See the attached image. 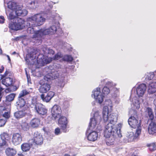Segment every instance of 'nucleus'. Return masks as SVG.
<instances>
[{
  "mask_svg": "<svg viewBox=\"0 0 156 156\" xmlns=\"http://www.w3.org/2000/svg\"><path fill=\"white\" fill-rule=\"evenodd\" d=\"M55 78L50 74H47L44 76L43 79L41 80L39 83L41 85L39 89V92L41 93H44L48 92L51 88L50 82L51 80Z\"/></svg>",
  "mask_w": 156,
  "mask_h": 156,
  "instance_id": "1",
  "label": "nucleus"
},
{
  "mask_svg": "<svg viewBox=\"0 0 156 156\" xmlns=\"http://www.w3.org/2000/svg\"><path fill=\"white\" fill-rule=\"evenodd\" d=\"M45 20V18L40 14H35L27 18V20L30 26L36 27L42 25Z\"/></svg>",
  "mask_w": 156,
  "mask_h": 156,
  "instance_id": "2",
  "label": "nucleus"
},
{
  "mask_svg": "<svg viewBox=\"0 0 156 156\" xmlns=\"http://www.w3.org/2000/svg\"><path fill=\"white\" fill-rule=\"evenodd\" d=\"M118 126L116 129H114L113 127L106 125L105 126V129L104 132V136L106 138L112 136V135L115 132H117L116 135L119 138L122 137L121 133V129L122 127V124L119 123L118 125Z\"/></svg>",
  "mask_w": 156,
  "mask_h": 156,
  "instance_id": "3",
  "label": "nucleus"
},
{
  "mask_svg": "<svg viewBox=\"0 0 156 156\" xmlns=\"http://www.w3.org/2000/svg\"><path fill=\"white\" fill-rule=\"evenodd\" d=\"M110 92L109 88L107 87H104L102 90L103 94H101L100 88H97L94 91L93 95L96 100L100 104H101L103 101L105 95L108 94Z\"/></svg>",
  "mask_w": 156,
  "mask_h": 156,
  "instance_id": "4",
  "label": "nucleus"
},
{
  "mask_svg": "<svg viewBox=\"0 0 156 156\" xmlns=\"http://www.w3.org/2000/svg\"><path fill=\"white\" fill-rule=\"evenodd\" d=\"M108 114V111L104 110L102 112L103 119L105 122H108L107 126L113 127L117 122V117L114 114H110L109 115Z\"/></svg>",
  "mask_w": 156,
  "mask_h": 156,
  "instance_id": "5",
  "label": "nucleus"
},
{
  "mask_svg": "<svg viewBox=\"0 0 156 156\" xmlns=\"http://www.w3.org/2000/svg\"><path fill=\"white\" fill-rule=\"evenodd\" d=\"M17 18V22H11L9 24V27L12 30L17 31L23 29L25 27V20L19 17Z\"/></svg>",
  "mask_w": 156,
  "mask_h": 156,
  "instance_id": "6",
  "label": "nucleus"
},
{
  "mask_svg": "<svg viewBox=\"0 0 156 156\" xmlns=\"http://www.w3.org/2000/svg\"><path fill=\"white\" fill-rule=\"evenodd\" d=\"M57 30L56 26L52 25L49 28L43 30L41 29L35 33L34 37L38 36H42L44 35H52L56 32Z\"/></svg>",
  "mask_w": 156,
  "mask_h": 156,
  "instance_id": "7",
  "label": "nucleus"
},
{
  "mask_svg": "<svg viewBox=\"0 0 156 156\" xmlns=\"http://www.w3.org/2000/svg\"><path fill=\"white\" fill-rule=\"evenodd\" d=\"M101 117L98 113H95L93 117L90 119L88 126V130L94 129L96 126L98 121L101 120Z\"/></svg>",
  "mask_w": 156,
  "mask_h": 156,
  "instance_id": "8",
  "label": "nucleus"
},
{
  "mask_svg": "<svg viewBox=\"0 0 156 156\" xmlns=\"http://www.w3.org/2000/svg\"><path fill=\"white\" fill-rule=\"evenodd\" d=\"M34 109L36 112L40 115H46L48 112V110L44 106L40 103H36Z\"/></svg>",
  "mask_w": 156,
  "mask_h": 156,
  "instance_id": "9",
  "label": "nucleus"
},
{
  "mask_svg": "<svg viewBox=\"0 0 156 156\" xmlns=\"http://www.w3.org/2000/svg\"><path fill=\"white\" fill-rule=\"evenodd\" d=\"M51 113L52 117L55 119L58 118L61 115L62 110L61 107L58 105H54L51 108Z\"/></svg>",
  "mask_w": 156,
  "mask_h": 156,
  "instance_id": "10",
  "label": "nucleus"
},
{
  "mask_svg": "<svg viewBox=\"0 0 156 156\" xmlns=\"http://www.w3.org/2000/svg\"><path fill=\"white\" fill-rule=\"evenodd\" d=\"M58 123L61 129L63 132H66L67 131L66 128L68 123L67 118L65 116H60L58 120Z\"/></svg>",
  "mask_w": 156,
  "mask_h": 156,
  "instance_id": "11",
  "label": "nucleus"
},
{
  "mask_svg": "<svg viewBox=\"0 0 156 156\" xmlns=\"http://www.w3.org/2000/svg\"><path fill=\"white\" fill-rule=\"evenodd\" d=\"M128 123L131 127L134 129L139 128L141 126V121H138L133 116H131L128 119Z\"/></svg>",
  "mask_w": 156,
  "mask_h": 156,
  "instance_id": "12",
  "label": "nucleus"
},
{
  "mask_svg": "<svg viewBox=\"0 0 156 156\" xmlns=\"http://www.w3.org/2000/svg\"><path fill=\"white\" fill-rule=\"evenodd\" d=\"M0 138L2 141V142L0 143V147H2L6 144L7 141L10 140V136L7 132H3L0 134Z\"/></svg>",
  "mask_w": 156,
  "mask_h": 156,
  "instance_id": "13",
  "label": "nucleus"
},
{
  "mask_svg": "<svg viewBox=\"0 0 156 156\" xmlns=\"http://www.w3.org/2000/svg\"><path fill=\"white\" fill-rule=\"evenodd\" d=\"M32 140L33 143L37 145H40L43 143V137L37 132L34 133Z\"/></svg>",
  "mask_w": 156,
  "mask_h": 156,
  "instance_id": "14",
  "label": "nucleus"
},
{
  "mask_svg": "<svg viewBox=\"0 0 156 156\" xmlns=\"http://www.w3.org/2000/svg\"><path fill=\"white\" fill-rule=\"evenodd\" d=\"M22 137L21 134L18 133H13L12 140V142L15 145L20 144L22 141Z\"/></svg>",
  "mask_w": 156,
  "mask_h": 156,
  "instance_id": "15",
  "label": "nucleus"
},
{
  "mask_svg": "<svg viewBox=\"0 0 156 156\" xmlns=\"http://www.w3.org/2000/svg\"><path fill=\"white\" fill-rule=\"evenodd\" d=\"M146 88V86L144 83L141 84L137 87L136 91L139 97L143 96L145 92Z\"/></svg>",
  "mask_w": 156,
  "mask_h": 156,
  "instance_id": "16",
  "label": "nucleus"
},
{
  "mask_svg": "<svg viewBox=\"0 0 156 156\" xmlns=\"http://www.w3.org/2000/svg\"><path fill=\"white\" fill-rule=\"evenodd\" d=\"M26 101L23 98L18 97V100L16 102V106L18 109L25 108L26 110L28 109V107L25 106Z\"/></svg>",
  "mask_w": 156,
  "mask_h": 156,
  "instance_id": "17",
  "label": "nucleus"
},
{
  "mask_svg": "<svg viewBox=\"0 0 156 156\" xmlns=\"http://www.w3.org/2000/svg\"><path fill=\"white\" fill-rule=\"evenodd\" d=\"M54 92L50 91L48 92L45 96L44 94H41V98L44 101L48 102L54 96Z\"/></svg>",
  "mask_w": 156,
  "mask_h": 156,
  "instance_id": "18",
  "label": "nucleus"
},
{
  "mask_svg": "<svg viewBox=\"0 0 156 156\" xmlns=\"http://www.w3.org/2000/svg\"><path fill=\"white\" fill-rule=\"evenodd\" d=\"M26 110L25 108H23L22 110L15 112L14 114V117L16 119H19L25 117L27 114V113L25 112Z\"/></svg>",
  "mask_w": 156,
  "mask_h": 156,
  "instance_id": "19",
  "label": "nucleus"
},
{
  "mask_svg": "<svg viewBox=\"0 0 156 156\" xmlns=\"http://www.w3.org/2000/svg\"><path fill=\"white\" fill-rule=\"evenodd\" d=\"M148 131L149 134H153L156 133V121L152 122L149 125Z\"/></svg>",
  "mask_w": 156,
  "mask_h": 156,
  "instance_id": "20",
  "label": "nucleus"
},
{
  "mask_svg": "<svg viewBox=\"0 0 156 156\" xmlns=\"http://www.w3.org/2000/svg\"><path fill=\"white\" fill-rule=\"evenodd\" d=\"M115 133H113L112 136L106 138L105 139V141L106 144L108 146L112 145L114 144V141L115 140V137L117 135H116L117 132H115Z\"/></svg>",
  "mask_w": 156,
  "mask_h": 156,
  "instance_id": "21",
  "label": "nucleus"
},
{
  "mask_svg": "<svg viewBox=\"0 0 156 156\" xmlns=\"http://www.w3.org/2000/svg\"><path fill=\"white\" fill-rule=\"evenodd\" d=\"M98 137V133L95 131H92L89 133L87 136V139L90 141H94L97 140Z\"/></svg>",
  "mask_w": 156,
  "mask_h": 156,
  "instance_id": "22",
  "label": "nucleus"
},
{
  "mask_svg": "<svg viewBox=\"0 0 156 156\" xmlns=\"http://www.w3.org/2000/svg\"><path fill=\"white\" fill-rule=\"evenodd\" d=\"M156 91V82H152L148 86L147 92L148 94H153Z\"/></svg>",
  "mask_w": 156,
  "mask_h": 156,
  "instance_id": "23",
  "label": "nucleus"
},
{
  "mask_svg": "<svg viewBox=\"0 0 156 156\" xmlns=\"http://www.w3.org/2000/svg\"><path fill=\"white\" fill-rule=\"evenodd\" d=\"M16 15L17 16H24L27 14V11L25 9H22L20 8L16 9L15 10Z\"/></svg>",
  "mask_w": 156,
  "mask_h": 156,
  "instance_id": "24",
  "label": "nucleus"
},
{
  "mask_svg": "<svg viewBox=\"0 0 156 156\" xmlns=\"http://www.w3.org/2000/svg\"><path fill=\"white\" fill-rule=\"evenodd\" d=\"M2 83L6 86H9L13 84V79L10 77H6L2 80Z\"/></svg>",
  "mask_w": 156,
  "mask_h": 156,
  "instance_id": "25",
  "label": "nucleus"
},
{
  "mask_svg": "<svg viewBox=\"0 0 156 156\" xmlns=\"http://www.w3.org/2000/svg\"><path fill=\"white\" fill-rule=\"evenodd\" d=\"M27 26H29V27L27 29V32L28 33L30 34H34L33 37L34 38H41L42 37V36H38L37 37H34V35L39 30L37 31H35L34 30V29L33 28L34 27H35V26H32L29 25V23H28V22H27Z\"/></svg>",
  "mask_w": 156,
  "mask_h": 156,
  "instance_id": "26",
  "label": "nucleus"
},
{
  "mask_svg": "<svg viewBox=\"0 0 156 156\" xmlns=\"http://www.w3.org/2000/svg\"><path fill=\"white\" fill-rule=\"evenodd\" d=\"M40 119L38 118H34L30 121V124L31 126L33 128L38 127L40 124Z\"/></svg>",
  "mask_w": 156,
  "mask_h": 156,
  "instance_id": "27",
  "label": "nucleus"
},
{
  "mask_svg": "<svg viewBox=\"0 0 156 156\" xmlns=\"http://www.w3.org/2000/svg\"><path fill=\"white\" fill-rule=\"evenodd\" d=\"M16 150L12 148H8L5 150V153L8 156H13L16 154Z\"/></svg>",
  "mask_w": 156,
  "mask_h": 156,
  "instance_id": "28",
  "label": "nucleus"
},
{
  "mask_svg": "<svg viewBox=\"0 0 156 156\" xmlns=\"http://www.w3.org/2000/svg\"><path fill=\"white\" fill-rule=\"evenodd\" d=\"M17 7L16 3L14 2L10 1L8 3V8L12 10H16Z\"/></svg>",
  "mask_w": 156,
  "mask_h": 156,
  "instance_id": "29",
  "label": "nucleus"
},
{
  "mask_svg": "<svg viewBox=\"0 0 156 156\" xmlns=\"http://www.w3.org/2000/svg\"><path fill=\"white\" fill-rule=\"evenodd\" d=\"M21 148L23 151L26 152L30 150V145L29 143H24L21 145Z\"/></svg>",
  "mask_w": 156,
  "mask_h": 156,
  "instance_id": "30",
  "label": "nucleus"
},
{
  "mask_svg": "<svg viewBox=\"0 0 156 156\" xmlns=\"http://www.w3.org/2000/svg\"><path fill=\"white\" fill-rule=\"evenodd\" d=\"M27 6L31 8H33L35 6L36 0H26Z\"/></svg>",
  "mask_w": 156,
  "mask_h": 156,
  "instance_id": "31",
  "label": "nucleus"
},
{
  "mask_svg": "<svg viewBox=\"0 0 156 156\" xmlns=\"http://www.w3.org/2000/svg\"><path fill=\"white\" fill-rule=\"evenodd\" d=\"M30 92L28 91L26 89L23 90L21 91L20 93L19 94L18 97L20 98H23L24 96L30 94Z\"/></svg>",
  "mask_w": 156,
  "mask_h": 156,
  "instance_id": "32",
  "label": "nucleus"
},
{
  "mask_svg": "<svg viewBox=\"0 0 156 156\" xmlns=\"http://www.w3.org/2000/svg\"><path fill=\"white\" fill-rule=\"evenodd\" d=\"M15 95L16 94L13 93L10 94L6 97V101L9 102L12 101L14 100Z\"/></svg>",
  "mask_w": 156,
  "mask_h": 156,
  "instance_id": "33",
  "label": "nucleus"
},
{
  "mask_svg": "<svg viewBox=\"0 0 156 156\" xmlns=\"http://www.w3.org/2000/svg\"><path fill=\"white\" fill-rule=\"evenodd\" d=\"M147 110L150 119L151 120H153L154 118V115L152 109L148 107L147 108Z\"/></svg>",
  "mask_w": 156,
  "mask_h": 156,
  "instance_id": "34",
  "label": "nucleus"
},
{
  "mask_svg": "<svg viewBox=\"0 0 156 156\" xmlns=\"http://www.w3.org/2000/svg\"><path fill=\"white\" fill-rule=\"evenodd\" d=\"M149 149L151 151H153L156 150V144L154 143H152L147 145Z\"/></svg>",
  "mask_w": 156,
  "mask_h": 156,
  "instance_id": "35",
  "label": "nucleus"
},
{
  "mask_svg": "<svg viewBox=\"0 0 156 156\" xmlns=\"http://www.w3.org/2000/svg\"><path fill=\"white\" fill-rule=\"evenodd\" d=\"M63 59L64 60L67 62H71L73 60V58L71 55H65Z\"/></svg>",
  "mask_w": 156,
  "mask_h": 156,
  "instance_id": "36",
  "label": "nucleus"
},
{
  "mask_svg": "<svg viewBox=\"0 0 156 156\" xmlns=\"http://www.w3.org/2000/svg\"><path fill=\"white\" fill-rule=\"evenodd\" d=\"M6 122L7 120L6 119L1 117L0 118V127L4 126L5 125Z\"/></svg>",
  "mask_w": 156,
  "mask_h": 156,
  "instance_id": "37",
  "label": "nucleus"
},
{
  "mask_svg": "<svg viewBox=\"0 0 156 156\" xmlns=\"http://www.w3.org/2000/svg\"><path fill=\"white\" fill-rule=\"evenodd\" d=\"M18 18V17L14 16L12 13H10L8 16V19L9 20H15L16 21V20H17V18Z\"/></svg>",
  "mask_w": 156,
  "mask_h": 156,
  "instance_id": "38",
  "label": "nucleus"
},
{
  "mask_svg": "<svg viewBox=\"0 0 156 156\" xmlns=\"http://www.w3.org/2000/svg\"><path fill=\"white\" fill-rule=\"evenodd\" d=\"M55 54V51L52 49H48V56H51Z\"/></svg>",
  "mask_w": 156,
  "mask_h": 156,
  "instance_id": "39",
  "label": "nucleus"
},
{
  "mask_svg": "<svg viewBox=\"0 0 156 156\" xmlns=\"http://www.w3.org/2000/svg\"><path fill=\"white\" fill-rule=\"evenodd\" d=\"M53 57L54 60H58L62 57L61 54L59 53H57Z\"/></svg>",
  "mask_w": 156,
  "mask_h": 156,
  "instance_id": "40",
  "label": "nucleus"
},
{
  "mask_svg": "<svg viewBox=\"0 0 156 156\" xmlns=\"http://www.w3.org/2000/svg\"><path fill=\"white\" fill-rule=\"evenodd\" d=\"M137 129L136 132L135 134L137 135V136L139 135L141 132V127L140 126V127H139V128H136Z\"/></svg>",
  "mask_w": 156,
  "mask_h": 156,
  "instance_id": "41",
  "label": "nucleus"
},
{
  "mask_svg": "<svg viewBox=\"0 0 156 156\" xmlns=\"http://www.w3.org/2000/svg\"><path fill=\"white\" fill-rule=\"evenodd\" d=\"M10 112H5L3 115V117L6 119H8L10 117Z\"/></svg>",
  "mask_w": 156,
  "mask_h": 156,
  "instance_id": "42",
  "label": "nucleus"
},
{
  "mask_svg": "<svg viewBox=\"0 0 156 156\" xmlns=\"http://www.w3.org/2000/svg\"><path fill=\"white\" fill-rule=\"evenodd\" d=\"M48 56L47 57V59H46V60H47L46 61V63H49L50 62H51L52 61L54 60V58H53V57H50V56Z\"/></svg>",
  "mask_w": 156,
  "mask_h": 156,
  "instance_id": "43",
  "label": "nucleus"
},
{
  "mask_svg": "<svg viewBox=\"0 0 156 156\" xmlns=\"http://www.w3.org/2000/svg\"><path fill=\"white\" fill-rule=\"evenodd\" d=\"M154 75L153 73L149 74L148 76V79L149 80H151L154 77Z\"/></svg>",
  "mask_w": 156,
  "mask_h": 156,
  "instance_id": "44",
  "label": "nucleus"
},
{
  "mask_svg": "<svg viewBox=\"0 0 156 156\" xmlns=\"http://www.w3.org/2000/svg\"><path fill=\"white\" fill-rule=\"evenodd\" d=\"M0 23L2 24L4 23L5 20L4 17L2 16H0Z\"/></svg>",
  "mask_w": 156,
  "mask_h": 156,
  "instance_id": "45",
  "label": "nucleus"
},
{
  "mask_svg": "<svg viewBox=\"0 0 156 156\" xmlns=\"http://www.w3.org/2000/svg\"><path fill=\"white\" fill-rule=\"evenodd\" d=\"M55 133L56 135H58L60 133V129L59 128L55 129Z\"/></svg>",
  "mask_w": 156,
  "mask_h": 156,
  "instance_id": "46",
  "label": "nucleus"
},
{
  "mask_svg": "<svg viewBox=\"0 0 156 156\" xmlns=\"http://www.w3.org/2000/svg\"><path fill=\"white\" fill-rule=\"evenodd\" d=\"M12 84V85H11L13 87V90L14 91H16L19 88L18 86H14Z\"/></svg>",
  "mask_w": 156,
  "mask_h": 156,
  "instance_id": "47",
  "label": "nucleus"
},
{
  "mask_svg": "<svg viewBox=\"0 0 156 156\" xmlns=\"http://www.w3.org/2000/svg\"><path fill=\"white\" fill-rule=\"evenodd\" d=\"M26 74H27V81L28 82H29L31 80L30 77L29 75H28L27 73H26Z\"/></svg>",
  "mask_w": 156,
  "mask_h": 156,
  "instance_id": "48",
  "label": "nucleus"
},
{
  "mask_svg": "<svg viewBox=\"0 0 156 156\" xmlns=\"http://www.w3.org/2000/svg\"><path fill=\"white\" fill-rule=\"evenodd\" d=\"M4 70V67L3 66H2V68H0V73H2Z\"/></svg>",
  "mask_w": 156,
  "mask_h": 156,
  "instance_id": "49",
  "label": "nucleus"
},
{
  "mask_svg": "<svg viewBox=\"0 0 156 156\" xmlns=\"http://www.w3.org/2000/svg\"><path fill=\"white\" fill-rule=\"evenodd\" d=\"M131 156H138V155L137 154V153L136 152H134Z\"/></svg>",
  "mask_w": 156,
  "mask_h": 156,
  "instance_id": "50",
  "label": "nucleus"
},
{
  "mask_svg": "<svg viewBox=\"0 0 156 156\" xmlns=\"http://www.w3.org/2000/svg\"><path fill=\"white\" fill-rule=\"evenodd\" d=\"M8 73L9 72L8 71H6L5 72L4 76H6L8 74Z\"/></svg>",
  "mask_w": 156,
  "mask_h": 156,
  "instance_id": "51",
  "label": "nucleus"
},
{
  "mask_svg": "<svg viewBox=\"0 0 156 156\" xmlns=\"http://www.w3.org/2000/svg\"><path fill=\"white\" fill-rule=\"evenodd\" d=\"M154 103L155 106V109H156V98L154 99Z\"/></svg>",
  "mask_w": 156,
  "mask_h": 156,
  "instance_id": "52",
  "label": "nucleus"
},
{
  "mask_svg": "<svg viewBox=\"0 0 156 156\" xmlns=\"http://www.w3.org/2000/svg\"><path fill=\"white\" fill-rule=\"evenodd\" d=\"M0 109H1V110H4V109H5V107H3L2 106L1 107H0Z\"/></svg>",
  "mask_w": 156,
  "mask_h": 156,
  "instance_id": "53",
  "label": "nucleus"
},
{
  "mask_svg": "<svg viewBox=\"0 0 156 156\" xmlns=\"http://www.w3.org/2000/svg\"><path fill=\"white\" fill-rule=\"evenodd\" d=\"M32 103H35V102H36V100H35V101H35V100H34V98H33V99H32Z\"/></svg>",
  "mask_w": 156,
  "mask_h": 156,
  "instance_id": "54",
  "label": "nucleus"
},
{
  "mask_svg": "<svg viewBox=\"0 0 156 156\" xmlns=\"http://www.w3.org/2000/svg\"><path fill=\"white\" fill-rule=\"evenodd\" d=\"M7 57H8V59L9 60V61H11V59H10V57H9V56L7 55Z\"/></svg>",
  "mask_w": 156,
  "mask_h": 156,
  "instance_id": "55",
  "label": "nucleus"
},
{
  "mask_svg": "<svg viewBox=\"0 0 156 156\" xmlns=\"http://www.w3.org/2000/svg\"><path fill=\"white\" fill-rule=\"evenodd\" d=\"M50 9H51L53 7V6L52 5H48Z\"/></svg>",
  "mask_w": 156,
  "mask_h": 156,
  "instance_id": "56",
  "label": "nucleus"
},
{
  "mask_svg": "<svg viewBox=\"0 0 156 156\" xmlns=\"http://www.w3.org/2000/svg\"><path fill=\"white\" fill-rule=\"evenodd\" d=\"M1 95V92L0 91V101H1V98H2Z\"/></svg>",
  "mask_w": 156,
  "mask_h": 156,
  "instance_id": "57",
  "label": "nucleus"
},
{
  "mask_svg": "<svg viewBox=\"0 0 156 156\" xmlns=\"http://www.w3.org/2000/svg\"><path fill=\"white\" fill-rule=\"evenodd\" d=\"M155 120L154 121H156V109H155Z\"/></svg>",
  "mask_w": 156,
  "mask_h": 156,
  "instance_id": "58",
  "label": "nucleus"
},
{
  "mask_svg": "<svg viewBox=\"0 0 156 156\" xmlns=\"http://www.w3.org/2000/svg\"><path fill=\"white\" fill-rule=\"evenodd\" d=\"M64 156H70V155L68 154H65Z\"/></svg>",
  "mask_w": 156,
  "mask_h": 156,
  "instance_id": "59",
  "label": "nucleus"
},
{
  "mask_svg": "<svg viewBox=\"0 0 156 156\" xmlns=\"http://www.w3.org/2000/svg\"><path fill=\"white\" fill-rule=\"evenodd\" d=\"M16 52L15 51H14L12 53V54L14 55L16 54Z\"/></svg>",
  "mask_w": 156,
  "mask_h": 156,
  "instance_id": "60",
  "label": "nucleus"
},
{
  "mask_svg": "<svg viewBox=\"0 0 156 156\" xmlns=\"http://www.w3.org/2000/svg\"><path fill=\"white\" fill-rule=\"evenodd\" d=\"M1 117V116H0V118Z\"/></svg>",
  "mask_w": 156,
  "mask_h": 156,
  "instance_id": "61",
  "label": "nucleus"
}]
</instances>
